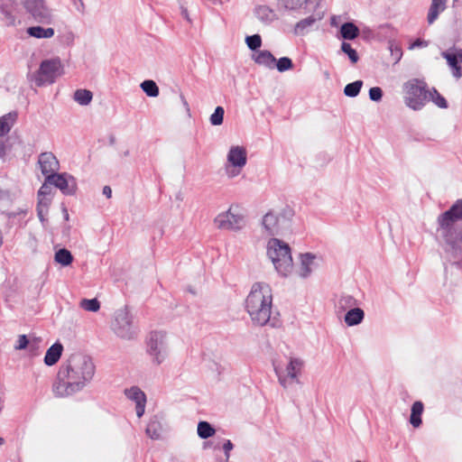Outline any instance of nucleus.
I'll return each mask as SVG.
<instances>
[{
  "label": "nucleus",
  "instance_id": "34",
  "mask_svg": "<svg viewBox=\"0 0 462 462\" xmlns=\"http://www.w3.org/2000/svg\"><path fill=\"white\" fill-rule=\"evenodd\" d=\"M141 89L150 97H156L159 96V87L155 81L152 79H145L140 85Z\"/></svg>",
  "mask_w": 462,
  "mask_h": 462
},
{
  "label": "nucleus",
  "instance_id": "9",
  "mask_svg": "<svg viewBox=\"0 0 462 462\" xmlns=\"http://www.w3.org/2000/svg\"><path fill=\"white\" fill-rule=\"evenodd\" d=\"M303 367V361L300 358L291 357L290 362L283 369L281 365L273 363L274 372L278 377V381L282 386L286 388L288 386V380L291 379L296 383H300L298 375L300 374Z\"/></svg>",
  "mask_w": 462,
  "mask_h": 462
},
{
  "label": "nucleus",
  "instance_id": "49",
  "mask_svg": "<svg viewBox=\"0 0 462 462\" xmlns=\"http://www.w3.org/2000/svg\"><path fill=\"white\" fill-rule=\"evenodd\" d=\"M4 214L7 217L8 219H14L19 216H25L27 214L26 208H19L16 211H7L4 212Z\"/></svg>",
  "mask_w": 462,
  "mask_h": 462
},
{
  "label": "nucleus",
  "instance_id": "30",
  "mask_svg": "<svg viewBox=\"0 0 462 462\" xmlns=\"http://www.w3.org/2000/svg\"><path fill=\"white\" fill-rule=\"evenodd\" d=\"M442 57L447 60L451 69L455 68L462 63V49L443 51Z\"/></svg>",
  "mask_w": 462,
  "mask_h": 462
},
{
  "label": "nucleus",
  "instance_id": "6",
  "mask_svg": "<svg viewBox=\"0 0 462 462\" xmlns=\"http://www.w3.org/2000/svg\"><path fill=\"white\" fill-rule=\"evenodd\" d=\"M64 74V68L59 57L43 60L34 75L37 87L46 84L51 85L56 79Z\"/></svg>",
  "mask_w": 462,
  "mask_h": 462
},
{
  "label": "nucleus",
  "instance_id": "57",
  "mask_svg": "<svg viewBox=\"0 0 462 462\" xmlns=\"http://www.w3.org/2000/svg\"><path fill=\"white\" fill-rule=\"evenodd\" d=\"M180 13L184 19H186L188 22H190L188 9L186 7H184L183 5H180Z\"/></svg>",
  "mask_w": 462,
  "mask_h": 462
},
{
  "label": "nucleus",
  "instance_id": "14",
  "mask_svg": "<svg viewBox=\"0 0 462 462\" xmlns=\"http://www.w3.org/2000/svg\"><path fill=\"white\" fill-rule=\"evenodd\" d=\"M319 0H278V11L310 10L319 5Z\"/></svg>",
  "mask_w": 462,
  "mask_h": 462
},
{
  "label": "nucleus",
  "instance_id": "33",
  "mask_svg": "<svg viewBox=\"0 0 462 462\" xmlns=\"http://www.w3.org/2000/svg\"><path fill=\"white\" fill-rule=\"evenodd\" d=\"M430 99L439 108H448V103L446 98L435 88L429 89L428 100Z\"/></svg>",
  "mask_w": 462,
  "mask_h": 462
},
{
  "label": "nucleus",
  "instance_id": "23",
  "mask_svg": "<svg viewBox=\"0 0 462 462\" xmlns=\"http://www.w3.org/2000/svg\"><path fill=\"white\" fill-rule=\"evenodd\" d=\"M365 319V311L358 307L352 308L345 314L344 320L348 327L359 325Z\"/></svg>",
  "mask_w": 462,
  "mask_h": 462
},
{
  "label": "nucleus",
  "instance_id": "40",
  "mask_svg": "<svg viewBox=\"0 0 462 462\" xmlns=\"http://www.w3.org/2000/svg\"><path fill=\"white\" fill-rule=\"evenodd\" d=\"M80 307L85 310L96 312L100 309V302L97 299H83L80 303Z\"/></svg>",
  "mask_w": 462,
  "mask_h": 462
},
{
  "label": "nucleus",
  "instance_id": "3",
  "mask_svg": "<svg viewBox=\"0 0 462 462\" xmlns=\"http://www.w3.org/2000/svg\"><path fill=\"white\" fill-rule=\"evenodd\" d=\"M273 295L267 283L255 282L253 284L245 299V310L254 325L265 326L271 319Z\"/></svg>",
  "mask_w": 462,
  "mask_h": 462
},
{
  "label": "nucleus",
  "instance_id": "46",
  "mask_svg": "<svg viewBox=\"0 0 462 462\" xmlns=\"http://www.w3.org/2000/svg\"><path fill=\"white\" fill-rule=\"evenodd\" d=\"M41 338L40 337H33L32 340L29 342L28 349L32 356H37L39 354V347H40Z\"/></svg>",
  "mask_w": 462,
  "mask_h": 462
},
{
  "label": "nucleus",
  "instance_id": "1",
  "mask_svg": "<svg viewBox=\"0 0 462 462\" xmlns=\"http://www.w3.org/2000/svg\"><path fill=\"white\" fill-rule=\"evenodd\" d=\"M435 237L446 262L462 272V199L439 215Z\"/></svg>",
  "mask_w": 462,
  "mask_h": 462
},
{
  "label": "nucleus",
  "instance_id": "62",
  "mask_svg": "<svg viewBox=\"0 0 462 462\" xmlns=\"http://www.w3.org/2000/svg\"><path fill=\"white\" fill-rule=\"evenodd\" d=\"M63 213H64V218L66 220H68L69 219V213H68V210H67L66 208H63Z\"/></svg>",
  "mask_w": 462,
  "mask_h": 462
},
{
  "label": "nucleus",
  "instance_id": "45",
  "mask_svg": "<svg viewBox=\"0 0 462 462\" xmlns=\"http://www.w3.org/2000/svg\"><path fill=\"white\" fill-rule=\"evenodd\" d=\"M293 216L294 210L291 207L286 206L282 209L278 217H280V220L282 219V221L288 222L292 218Z\"/></svg>",
  "mask_w": 462,
  "mask_h": 462
},
{
  "label": "nucleus",
  "instance_id": "53",
  "mask_svg": "<svg viewBox=\"0 0 462 462\" xmlns=\"http://www.w3.org/2000/svg\"><path fill=\"white\" fill-rule=\"evenodd\" d=\"M36 211H37V216L39 217V220L44 224L45 222H47V219L45 217V215L47 214L48 211H46L45 208H40V207H37L36 208Z\"/></svg>",
  "mask_w": 462,
  "mask_h": 462
},
{
  "label": "nucleus",
  "instance_id": "5",
  "mask_svg": "<svg viewBox=\"0 0 462 462\" xmlns=\"http://www.w3.org/2000/svg\"><path fill=\"white\" fill-rule=\"evenodd\" d=\"M404 104L413 111L421 110L428 102V85L422 79H413L404 83Z\"/></svg>",
  "mask_w": 462,
  "mask_h": 462
},
{
  "label": "nucleus",
  "instance_id": "27",
  "mask_svg": "<svg viewBox=\"0 0 462 462\" xmlns=\"http://www.w3.org/2000/svg\"><path fill=\"white\" fill-rule=\"evenodd\" d=\"M423 410H424V405H423L422 402H420V401H416L411 405V415H410V423L414 428H419L421 425V423H422L421 414L423 412Z\"/></svg>",
  "mask_w": 462,
  "mask_h": 462
},
{
  "label": "nucleus",
  "instance_id": "43",
  "mask_svg": "<svg viewBox=\"0 0 462 462\" xmlns=\"http://www.w3.org/2000/svg\"><path fill=\"white\" fill-rule=\"evenodd\" d=\"M225 110L223 106H217L214 113L210 116L209 121L212 125H221L224 121Z\"/></svg>",
  "mask_w": 462,
  "mask_h": 462
},
{
  "label": "nucleus",
  "instance_id": "48",
  "mask_svg": "<svg viewBox=\"0 0 462 462\" xmlns=\"http://www.w3.org/2000/svg\"><path fill=\"white\" fill-rule=\"evenodd\" d=\"M51 190H52V189L51 187V184L47 183L45 180L44 183L40 188V189L38 190V193H37L38 198L47 197V196L51 195Z\"/></svg>",
  "mask_w": 462,
  "mask_h": 462
},
{
  "label": "nucleus",
  "instance_id": "28",
  "mask_svg": "<svg viewBox=\"0 0 462 462\" xmlns=\"http://www.w3.org/2000/svg\"><path fill=\"white\" fill-rule=\"evenodd\" d=\"M27 33L29 36L37 39H49L51 38L55 32L53 28H43L42 26H31L27 28Z\"/></svg>",
  "mask_w": 462,
  "mask_h": 462
},
{
  "label": "nucleus",
  "instance_id": "38",
  "mask_svg": "<svg viewBox=\"0 0 462 462\" xmlns=\"http://www.w3.org/2000/svg\"><path fill=\"white\" fill-rule=\"evenodd\" d=\"M294 67L293 61L289 57H282L276 60L275 68L279 72H285L292 69Z\"/></svg>",
  "mask_w": 462,
  "mask_h": 462
},
{
  "label": "nucleus",
  "instance_id": "35",
  "mask_svg": "<svg viewBox=\"0 0 462 462\" xmlns=\"http://www.w3.org/2000/svg\"><path fill=\"white\" fill-rule=\"evenodd\" d=\"M93 98V93L88 89H77L74 92V100L81 106H88Z\"/></svg>",
  "mask_w": 462,
  "mask_h": 462
},
{
  "label": "nucleus",
  "instance_id": "39",
  "mask_svg": "<svg viewBox=\"0 0 462 462\" xmlns=\"http://www.w3.org/2000/svg\"><path fill=\"white\" fill-rule=\"evenodd\" d=\"M341 51L348 56L351 63L356 64L359 60L357 51L352 48L351 44L346 42L341 43Z\"/></svg>",
  "mask_w": 462,
  "mask_h": 462
},
{
  "label": "nucleus",
  "instance_id": "60",
  "mask_svg": "<svg viewBox=\"0 0 462 462\" xmlns=\"http://www.w3.org/2000/svg\"><path fill=\"white\" fill-rule=\"evenodd\" d=\"M5 153V144L2 140H0V158L4 157Z\"/></svg>",
  "mask_w": 462,
  "mask_h": 462
},
{
  "label": "nucleus",
  "instance_id": "24",
  "mask_svg": "<svg viewBox=\"0 0 462 462\" xmlns=\"http://www.w3.org/2000/svg\"><path fill=\"white\" fill-rule=\"evenodd\" d=\"M447 7V0H431L429 9L427 21L430 24L433 23Z\"/></svg>",
  "mask_w": 462,
  "mask_h": 462
},
{
  "label": "nucleus",
  "instance_id": "42",
  "mask_svg": "<svg viewBox=\"0 0 462 462\" xmlns=\"http://www.w3.org/2000/svg\"><path fill=\"white\" fill-rule=\"evenodd\" d=\"M357 300L351 295H342L338 300V307L342 310L356 308Z\"/></svg>",
  "mask_w": 462,
  "mask_h": 462
},
{
  "label": "nucleus",
  "instance_id": "36",
  "mask_svg": "<svg viewBox=\"0 0 462 462\" xmlns=\"http://www.w3.org/2000/svg\"><path fill=\"white\" fill-rule=\"evenodd\" d=\"M125 394L128 399L134 401L135 404H137L138 402H146L145 393L137 386H132L129 389H125Z\"/></svg>",
  "mask_w": 462,
  "mask_h": 462
},
{
  "label": "nucleus",
  "instance_id": "20",
  "mask_svg": "<svg viewBox=\"0 0 462 462\" xmlns=\"http://www.w3.org/2000/svg\"><path fill=\"white\" fill-rule=\"evenodd\" d=\"M14 0H0V13L5 16L7 26L15 25L16 17L14 14Z\"/></svg>",
  "mask_w": 462,
  "mask_h": 462
},
{
  "label": "nucleus",
  "instance_id": "47",
  "mask_svg": "<svg viewBox=\"0 0 462 462\" xmlns=\"http://www.w3.org/2000/svg\"><path fill=\"white\" fill-rule=\"evenodd\" d=\"M30 340L28 339L26 335H20L18 337L17 345L15 346V349L23 350L26 349L29 346Z\"/></svg>",
  "mask_w": 462,
  "mask_h": 462
},
{
  "label": "nucleus",
  "instance_id": "21",
  "mask_svg": "<svg viewBox=\"0 0 462 462\" xmlns=\"http://www.w3.org/2000/svg\"><path fill=\"white\" fill-rule=\"evenodd\" d=\"M253 60L256 64L263 65L270 69L275 68L276 59L270 51H259L256 55L253 56Z\"/></svg>",
  "mask_w": 462,
  "mask_h": 462
},
{
  "label": "nucleus",
  "instance_id": "54",
  "mask_svg": "<svg viewBox=\"0 0 462 462\" xmlns=\"http://www.w3.org/2000/svg\"><path fill=\"white\" fill-rule=\"evenodd\" d=\"M426 46H428V42L422 39L418 38L411 44V49L421 48Z\"/></svg>",
  "mask_w": 462,
  "mask_h": 462
},
{
  "label": "nucleus",
  "instance_id": "52",
  "mask_svg": "<svg viewBox=\"0 0 462 462\" xmlns=\"http://www.w3.org/2000/svg\"><path fill=\"white\" fill-rule=\"evenodd\" d=\"M145 403L146 402H138V403L135 404L136 415L138 418H141L144 414Z\"/></svg>",
  "mask_w": 462,
  "mask_h": 462
},
{
  "label": "nucleus",
  "instance_id": "15",
  "mask_svg": "<svg viewBox=\"0 0 462 462\" xmlns=\"http://www.w3.org/2000/svg\"><path fill=\"white\" fill-rule=\"evenodd\" d=\"M227 160L234 167L242 168L246 164V150L242 146H233L227 154Z\"/></svg>",
  "mask_w": 462,
  "mask_h": 462
},
{
  "label": "nucleus",
  "instance_id": "25",
  "mask_svg": "<svg viewBox=\"0 0 462 462\" xmlns=\"http://www.w3.org/2000/svg\"><path fill=\"white\" fill-rule=\"evenodd\" d=\"M146 434L152 439H159L162 437L163 427L158 416H153L149 420L146 427Z\"/></svg>",
  "mask_w": 462,
  "mask_h": 462
},
{
  "label": "nucleus",
  "instance_id": "19",
  "mask_svg": "<svg viewBox=\"0 0 462 462\" xmlns=\"http://www.w3.org/2000/svg\"><path fill=\"white\" fill-rule=\"evenodd\" d=\"M18 118L16 111H11L0 116V137L5 136L14 125Z\"/></svg>",
  "mask_w": 462,
  "mask_h": 462
},
{
  "label": "nucleus",
  "instance_id": "31",
  "mask_svg": "<svg viewBox=\"0 0 462 462\" xmlns=\"http://www.w3.org/2000/svg\"><path fill=\"white\" fill-rule=\"evenodd\" d=\"M73 259L72 254L67 248L59 249L54 255L55 262L64 267L70 265Z\"/></svg>",
  "mask_w": 462,
  "mask_h": 462
},
{
  "label": "nucleus",
  "instance_id": "64",
  "mask_svg": "<svg viewBox=\"0 0 462 462\" xmlns=\"http://www.w3.org/2000/svg\"><path fill=\"white\" fill-rule=\"evenodd\" d=\"M5 443V439L0 437V446L3 445Z\"/></svg>",
  "mask_w": 462,
  "mask_h": 462
},
{
  "label": "nucleus",
  "instance_id": "26",
  "mask_svg": "<svg viewBox=\"0 0 462 462\" xmlns=\"http://www.w3.org/2000/svg\"><path fill=\"white\" fill-rule=\"evenodd\" d=\"M341 38L346 41H352L360 34L359 28L353 22H346L340 26Z\"/></svg>",
  "mask_w": 462,
  "mask_h": 462
},
{
  "label": "nucleus",
  "instance_id": "59",
  "mask_svg": "<svg viewBox=\"0 0 462 462\" xmlns=\"http://www.w3.org/2000/svg\"><path fill=\"white\" fill-rule=\"evenodd\" d=\"M73 2V4L75 5H77V4L79 3V6L77 7V9L80 12H83L84 8H85V5L83 3L82 0H71Z\"/></svg>",
  "mask_w": 462,
  "mask_h": 462
},
{
  "label": "nucleus",
  "instance_id": "13",
  "mask_svg": "<svg viewBox=\"0 0 462 462\" xmlns=\"http://www.w3.org/2000/svg\"><path fill=\"white\" fill-rule=\"evenodd\" d=\"M38 163L40 165L42 175L58 173L60 162L56 156L51 152H44L39 155Z\"/></svg>",
  "mask_w": 462,
  "mask_h": 462
},
{
  "label": "nucleus",
  "instance_id": "29",
  "mask_svg": "<svg viewBox=\"0 0 462 462\" xmlns=\"http://www.w3.org/2000/svg\"><path fill=\"white\" fill-rule=\"evenodd\" d=\"M321 17H316L314 15H310L307 18H304L298 22L294 26V34L295 35H304L308 29L312 26L317 21L320 20Z\"/></svg>",
  "mask_w": 462,
  "mask_h": 462
},
{
  "label": "nucleus",
  "instance_id": "12",
  "mask_svg": "<svg viewBox=\"0 0 462 462\" xmlns=\"http://www.w3.org/2000/svg\"><path fill=\"white\" fill-rule=\"evenodd\" d=\"M214 223L219 229L239 230L245 226V219L242 215H236L231 212V208L227 211L218 214Z\"/></svg>",
  "mask_w": 462,
  "mask_h": 462
},
{
  "label": "nucleus",
  "instance_id": "22",
  "mask_svg": "<svg viewBox=\"0 0 462 462\" xmlns=\"http://www.w3.org/2000/svg\"><path fill=\"white\" fill-rule=\"evenodd\" d=\"M316 258L315 254L311 253H305L300 254V264L299 269V275L301 278H308L312 270L311 264L313 263V260Z\"/></svg>",
  "mask_w": 462,
  "mask_h": 462
},
{
  "label": "nucleus",
  "instance_id": "37",
  "mask_svg": "<svg viewBox=\"0 0 462 462\" xmlns=\"http://www.w3.org/2000/svg\"><path fill=\"white\" fill-rule=\"evenodd\" d=\"M363 81L361 79L348 83L344 88V94L348 97H356L359 95L363 87Z\"/></svg>",
  "mask_w": 462,
  "mask_h": 462
},
{
  "label": "nucleus",
  "instance_id": "11",
  "mask_svg": "<svg viewBox=\"0 0 462 462\" xmlns=\"http://www.w3.org/2000/svg\"><path fill=\"white\" fill-rule=\"evenodd\" d=\"M23 7L33 19L42 23H49L51 19V12L44 0H25Z\"/></svg>",
  "mask_w": 462,
  "mask_h": 462
},
{
  "label": "nucleus",
  "instance_id": "55",
  "mask_svg": "<svg viewBox=\"0 0 462 462\" xmlns=\"http://www.w3.org/2000/svg\"><path fill=\"white\" fill-rule=\"evenodd\" d=\"M392 55L395 57L396 60H399L402 55V49L395 46L394 49L393 46L390 47Z\"/></svg>",
  "mask_w": 462,
  "mask_h": 462
},
{
  "label": "nucleus",
  "instance_id": "58",
  "mask_svg": "<svg viewBox=\"0 0 462 462\" xmlns=\"http://www.w3.org/2000/svg\"><path fill=\"white\" fill-rule=\"evenodd\" d=\"M103 194H104L107 199L111 198V196H112V189H111V188H110L109 186H105V187L103 188Z\"/></svg>",
  "mask_w": 462,
  "mask_h": 462
},
{
  "label": "nucleus",
  "instance_id": "44",
  "mask_svg": "<svg viewBox=\"0 0 462 462\" xmlns=\"http://www.w3.org/2000/svg\"><path fill=\"white\" fill-rule=\"evenodd\" d=\"M369 98L374 102H380L383 98V92L380 87H373L368 92Z\"/></svg>",
  "mask_w": 462,
  "mask_h": 462
},
{
  "label": "nucleus",
  "instance_id": "61",
  "mask_svg": "<svg viewBox=\"0 0 462 462\" xmlns=\"http://www.w3.org/2000/svg\"><path fill=\"white\" fill-rule=\"evenodd\" d=\"M180 100H181V102H182L183 106H185L186 110H187L188 112H189V110H190V109H189V103H188V101L186 100V98H185L184 95L180 94Z\"/></svg>",
  "mask_w": 462,
  "mask_h": 462
},
{
  "label": "nucleus",
  "instance_id": "51",
  "mask_svg": "<svg viewBox=\"0 0 462 462\" xmlns=\"http://www.w3.org/2000/svg\"><path fill=\"white\" fill-rule=\"evenodd\" d=\"M51 205V199L47 197L38 198L37 207L43 208L48 211L49 206Z\"/></svg>",
  "mask_w": 462,
  "mask_h": 462
},
{
  "label": "nucleus",
  "instance_id": "10",
  "mask_svg": "<svg viewBox=\"0 0 462 462\" xmlns=\"http://www.w3.org/2000/svg\"><path fill=\"white\" fill-rule=\"evenodd\" d=\"M46 182L59 189L65 196H73L78 190L76 178L68 172L49 174Z\"/></svg>",
  "mask_w": 462,
  "mask_h": 462
},
{
  "label": "nucleus",
  "instance_id": "2",
  "mask_svg": "<svg viewBox=\"0 0 462 462\" xmlns=\"http://www.w3.org/2000/svg\"><path fill=\"white\" fill-rule=\"evenodd\" d=\"M96 366L92 358L81 353L72 354L63 363L52 385L56 397L63 398L80 392L92 379Z\"/></svg>",
  "mask_w": 462,
  "mask_h": 462
},
{
  "label": "nucleus",
  "instance_id": "7",
  "mask_svg": "<svg viewBox=\"0 0 462 462\" xmlns=\"http://www.w3.org/2000/svg\"><path fill=\"white\" fill-rule=\"evenodd\" d=\"M114 332L121 338L133 339L137 335V328L127 306L117 310L112 322Z\"/></svg>",
  "mask_w": 462,
  "mask_h": 462
},
{
  "label": "nucleus",
  "instance_id": "8",
  "mask_svg": "<svg viewBox=\"0 0 462 462\" xmlns=\"http://www.w3.org/2000/svg\"><path fill=\"white\" fill-rule=\"evenodd\" d=\"M147 353L152 356V362L161 365L167 355L165 334L162 331H152L146 341Z\"/></svg>",
  "mask_w": 462,
  "mask_h": 462
},
{
  "label": "nucleus",
  "instance_id": "17",
  "mask_svg": "<svg viewBox=\"0 0 462 462\" xmlns=\"http://www.w3.org/2000/svg\"><path fill=\"white\" fill-rule=\"evenodd\" d=\"M280 217L274 215L272 211L267 212L262 221L263 228L270 236H274L279 233Z\"/></svg>",
  "mask_w": 462,
  "mask_h": 462
},
{
  "label": "nucleus",
  "instance_id": "50",
  "mask_svg": "<svg viewBox=\"0 0 462 462\" xmlns=\"http://www.w3.org/2000/svg\"><path fill=\"white\" fill-rule=\"evenodd\" d=\"M222 448H223L225 456H226V461H228L229 457H230L229 452L234 448V445L231 442V440L226 439L224 442Z\"/></svg>",
  "mask_w": 462,
  "mask_h": 462
},
{
  "label": "nucleus",
  "instance_id": "32",
  "mask_svg": "<svg viewBox=\"0 0 462 462\" xmlns=\"http://www.w3.org/2000/svg\"><path fill=\"white\" fill-rule=\"evenodd\" d=\"M197 432L200 439H207L215 434L216 430L209 422L201 420L198 423Z\"/></svg>",
  "mask_w": 462,
  "mask_h": 462
},
{
  "label": "nucleus",
  "instance_id": "41",
  "mask_svg": "<svg viewBox=\"0 0 462 462\" xmlns=\"http://www.w3.org/2000/svg\"><path fill=\"white\" fill-rule=\"evenodd\" d=\"M245 43L251 51H256L262 46V37L260 34H257V33L246 36Z\"/></svg>",
  "mask_w": 462,
  "mask_h": 462
},
{
  "label": "nucleus",
  "instance_id": "18",
  "mask_svg": "<svg viewBox=\"0 0 462 462\" xmlns=\"http://www.w3.org/2000/svg\"><path fill=\"white\" fill-rule=\"evenodd\" d=\"M254 14L261 22L267 24L279 19L275 11L265 5H257L254 8Z\"/></svg>",
  "mask_w": 462,
  "mask_h": 462
},
{
  "label": "nucleus",
  "instance_id": "56",
  "mask_svg": "<svg viewBox=\"0 0 462 462\" xmlns=\"http://www.w3.org/2000/svg\"><path fill=\"white\" fill-rule=\"evenodd\" d=\"M452 70H453V76L457 79H459L461 78L462 76V68L460 65L455 67V68H452Z\"/></svg>",
  "mask_w": 462,
  "mask_h": 462
},
{
  "label": "nucleus",
  "instance_id": "63",
  "mask_svg": "<svg viewBox=\"0 0 462 462\" xmlns=\"http://www.w3.org/2000/svg\"><path fill=\"white\" fill-rule=\"evenodd\" d=\"M115 143H116V138H115V136H113V135H112V136H110V137H109V143L113 145V144H115Z\"/></svg>",
  "mask_w": 462,
  "mask_h": 462
},
{
  "label": "nucleus",
  "instance_id": "16",
  "mask_svg": "<svg viewBox=\"0 0 462 462\" xmlns=\"http://www.w3.org/2000/svg\"><path fill=\"white\" fill-rule=\"evenodd\" d=\"M63 352V346L60 341H56L46 351L44 364L48 366L56 365Z\"/></svg>",
  "mask_w": 462,
  "mask_h": 462
},
{
  "label": "nucleus",
  "instance_id": "4",
  "mask_svg": "<svg viewBox=\"0 0 462 462\" xmlns=\"http://www.w3.org/2000/svg\"><path fill=\"white\" fill-rule=\"evenodd\" d=\"M267 255L281 276L287 277L291 273L293 260L287 243L278 238H271L267 245Z\"/></svg>",
  "mask_w": 462,
  "mask_h": 462
}]
</instances>
